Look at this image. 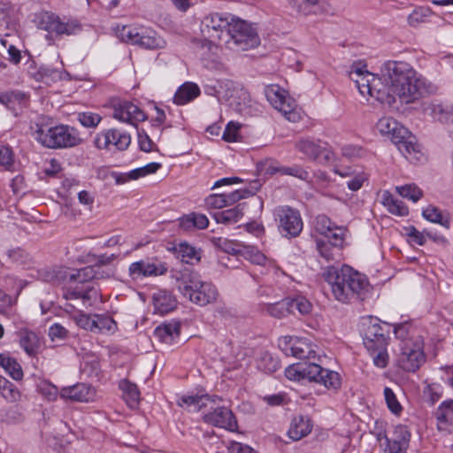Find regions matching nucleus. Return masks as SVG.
Wrapping results in <instances>:
<instances>
[{"mask_svg": "<svg viewBox=\"0 0 453 453\" xmlns=\"http://www.w3.org/2000/svg\"><path fill=\"white\" fill-rule=\"evenodd\" d=\"M414 138L406 137L401 138L400 142H394L398 146L399 150L404 155L405 157H409L412 153H418V145L413 141Z\"/></svg>", "mask_w": 453, "mask_h": 453, "instance_id": "55", "label": "nucleus"}, {"mask_svg": "<svg viewBox=\"0 0 453 453\" xmlns=\"http://www.w3.org/2000/svg\"><path fill=\"white\" fill-rule=\"evenodd\" d=\"M168 250L173 251L177 258L187 264L192 263L194 259L196 261L200 259L196 249L187 242L175 244Z\"/></svg>", "mask_w": 453, "mask_h": 453, "instance_id": "39", "label": "nucleus"}, {"mask_svg": "<svg viewBox=\"0 0 453 453\" xmlns=\"http://www.w3.org/2000/svg\"><path fill=\"white\" fill-rule=\"evenodd\" d=\"M296 148L310 159L322 165L329 163L334 157L333 152L326 147L308 139L300 140Z\"/></svg>", "mask_w": 453, "mask_h": 453, "instance_id": "17", "label": "nucleus"}, {"mask_svg": "<svg viewBox=\"0 0 453 453\" xmlns=\"http://www.w3.org/2000/svg\"><path fill=\"white\" fill-rule=\"evenodd\" d=\"M316 367L311 366V362L299 363L289 365L285 369V376L292 380H304L309 379L311 374H314Z\"/></svg>", "mask_w": 453, "mask_h": 453, "instance_id": "33", "label": "nucleus"}, {"mask_svg": "<svg viewBox=\"0 0 453 453\" xmlns=\"http://www.w3.org/2000/svg\"><path fill=\"white\" fill-rule=\"evenodd\" d=\"M372 358L375 366L379 368H385L388 362V355L387 346L382 348H376L374 350H367Z\"/></svg>", "mask_w": 453, "mask_h": 453, "instance_id": "57", "label": "nucleus"}, {"mask_svg": "<svg viewBox=\"0 0 453 453\" xmlns=\"http://www.w3.org/2000/svg\"><path fill=\"white\" fill-rule=\"evenodd\" d=\"M238 86L231 80H219L218 95L219 100L229 101L234 96Z\"/></svg>", "mask_w": 453, "mask_h": 453, "instance_id": "47", "label": "nucleus"}, {"mask_svg": "<svg viewBox=\"0 0 453 453\" xmlns=\"http://www.w3.org/2000/svg\"><path fill=\"white\" fill-rule=\"evenodd\" d=\"M0 394L8 402L13 403L19 399L20 393L16 386L6 378L0 383Z\"/></svg>", "mask_w": 453, "mask_h": 453, "instance_id": "49", "label": "nucleus"}, {"mask_svg": "<svg viewBox=\"0 0 453 453\" xmlns=\"http://www.w3.org/2000/svg\"><path fill=\"white\" fill-rule=\"evenodd\" d=\"M396 191L401 196L408 198L414 203L418 202L423 196L422 190L415 184L396 187Z\"/></svg>", "mask_w": 453, "mask_h": 453, "instance_id": "50", "label": "nucleus"}, {"mask_svg": "<svg viewBox=\"0 0 453 453\" xmlns=\"http://www.w3.org/2000/svg\"><path fill=\"white\" fill-rule=\"evenodd\" d=\"M217 245L226 253L228 254H237L241 252V244L238 242L227 240V239H222L219 238L217 242Z\"/></svg>", "mask_w": 453, "mask_h": 453, "instance_id": "60", "label": "nucleus"}, {"mask_svg": "<svg viewBox=\"0 0 453 453\" xmlns=\"http://www.w3.org/2000/svg\"><path fill=\"white\" fill-rule=\"evenodd\" d=\"M225 35L226 47L233 50H247L257 47L260 39L256 28L241 19H233Z\"/></svg>", "mask_w": 453, "mask_h": 453, "instance_id": "6", "label": "nucleus"}, {"mask_svg": "<svg viewBox=\"0 0 453 453\" xmlns=\"http://www.w3.org/2000/svg\"><path fill=\"white\" fill-rule=\"evenodd\" d=\"M167 271L164 264H155L150 261H137L132 263L129 266V274L133 279H138L142 276L162 275Z\"/></svg>", "mask_w": 453, "mask_h": 453, "instance_id": "23", "label": "nucleus"}, {"mask_svg": "<svg viewBox=\"0 0 453 453\" xmlns=\"http://www.w3.org/2000/svg\"><path fill=\"white\" fill-rule=\"evenodd\" d=\"M210 409L211 411L203 416L204 422L230 431H234L237 427L236 419L228 408L211 406Z\"/></svg>", "mask_w": 453, "mask_h": 453, "instance_id": "18", "label": "nucleus"}, {"mask_svg": "<svg viewBox=\"0 0 453 453\" xmlns=\"http://www.w3.org/2000/svg\"><path fill=\"white\" fill-rule=\"evenodd\" d=\"M99 273L100 266L89 265L78 269L68 274H66V271H63L61 269L58 271L53 270L51 272H45V274H42V277L45 281H54L62 278H68L71 282L87 283L88 281L94 280L96 277H98Z\"/></svg>", "mask_w": 453, "mask_h": 453, "instance_id": "14", "label": "nucleus"}, {"mask_svg": "<svg viewBox=\"0 0 453 453\" xmlns=\"http://www.w3.org/2000/svg\"><path fill=\"white\" fill-rule=\"evenodd\" d=\"M380 79L388 94L401 104H411L426 91L425 81L406 62L388 61L380 68Z\"/></svg>", "mask_w": 453, "mask_h": 453, "instance_id": "1", "label": "nucleus"}, {"mask_svg": "<svg viewBox=\"0 0 453 453\" xmlns=\"http://www.w3.org/2000/svg\"><path fill=\"white\" fill-rule=\"evenodd\" d=\"M63 297L66 301H73L76 304H81L88 308L95 304L99 299V294L96 288L88 284L81 286L70 287L65 289Z\"/></svg>", "mask_w": 453, "mask_h": 453, "instance_id": "15", "label": "nucleus"}, {"mask_svg": "<svg viewBox=\"0 0 453 453\" xmlns=\"http://www.w3.org/2000/svg\"><path fill=\"white\" fill-rule=\"evenodd\" d=\"M365 65H354L349 72L350 79L363 96H370L384 104L393 105L394 99L386 91L380 77L368 72Z\"/></svg>", "mask_w": 453, "mask_h": 453, "instance_id": "5", "label": "nucleus"}, {"mask_svg": "<svg viewBox=\"0 0 453 453\" xmlns=\"http://www.w3.org/2000/svg\"><path fill=\"white\" fill-rule=\"evenodd\" d=\"M290 354L299 359H310L315 357V350L312 346L302 339L295 340L289 348Z\"/></svg>", "mask_w": 453, "mask_h": 453, "instance_id": "38", "label": "nucleus"}, {"mask_svg": "<svg viewBox=\"0 0 453 453\" xmlns=\"http://www.w3.org/2000/svg\"><path fill=\"white\" fill-rule=\"evenodd\" d=\"M28 96L19 90H10L0 93V103L12 111H16L17 106L27 104Z\"/></svg>", "mask_w": 453, "mask_h": 453, "instance_id": "34", "label": "nucleus"}, {"mask_svg": "<svg viewBox=\"0 0 453 453\" xmlns=\"http://www.w3.org/2000/svg\"><path fill=\"white\" fill-rule=\"evenodd\" d=\"M376 127L382 135H387L393 142H400L399 139L408 134V130L391 117L380 119Z\"/></svg>", "mask_w": 453, "mask_h": 453, "instance_id": "24", "label": "nucleus"}, {"mask_svg": "<svg viewBox=\"0 0 453 453\" xmlns=\"http://www.w3.org/2000/svg\"><path fill=\"white\" fill-rule=\"evenodd\" d=\"M245 203H239L235 207L218 211L213 214L214 219L218 223L222 224H234L238 222L243 216V209Z\"/></svg>", "mask_w": 453, "mask_h": 453, "instance_id": "36", "label": "nucleus"}, {"mask_svg": "<svg viewBox=\"0 0 453 453\" xmlns=\"http://www.w3.org/2000/svg\"><path fill=\"white\" fill-rule=\"evenodd\" d=\"M258 180H254L247 188L237 189L230 194L226 195V202L227 206L238 202L241 199L254 196L260 188Z\"/></svg>", "mask_w": 453, "mask_h": 453, "instance_id": "44", "label": "nucleus"}, {"mask_svg": "<svg viewBox=\"0 0 453 453\" xmlns=\"http://www.w3.org/2000/svg\"><path fill=\"white\" fill-rule=\"evenodd\" d=\"M410 324L409 323H401L395 326L394 333L395 334V337L399 340H401V344L413 341L412 339L409 338V330H410Z\"/></svg>", "mask_w": 453, "mask_h": 453, "instance_id": "63", "label": "nucleus"}, {"mask_svg": "<svg viewBox=\"0 0 453 453\" xmlns=\"http://www.w3.org/2000/svg\"><path fill=\"white\" fill-rule=\"evenodd\" d=\"M205 203L211 208L221 209L227 206L226 194H211L205 199Z\"/></svg>", "mask_w": 453, "mask_h": 453, "instance_id": "62", "label": "nucleus"}, {"mask_svg": "<svg viewBox=\"0 0 453 453\" xmlns=\"http://www.w3.org/2000/svg\"><path fill=\"white\" fill-rule=\"evenodd\" d=\"M437 428L446 434L453 433V400L443 401L434 412Z\"/></svg>", "mask_w": 453, "mask_h": 453, "instance_id": "25", "label": "nucleus"}, {"mask_svg": "<svg viewBox=\"0 0 453 453\" xmlns=\"http://www.w3.org/2000/svg\"><path fill=\"white\" fill-rule=\"evenodd\" d=\"M94 333L111 331L115 328V321L109 316L95 314Z\"/></svg>", "mask_w": 453, "mask_h": 453, "instance_id": "54", "label": "nucleus"}, {"mask_svg": "<svg viewBox=\"0 0 453 453\" xmlns=\"http://www.w3.org/2000/svg\"><path fill=\"white\" fill-rule=\"evenodd\" d=\"M361 332L364 345L367 350L388 346V331L380 326L378 319L372 317L365 319L362 322Z\"/></svg>", "mask_w": 453, "mask_h": 453, "instance_id": "10", "label": "nucleus"}, {"mask_svg": "<svg viewBox=\"0 0 453 453\" xmlns=\"http://www.w3.org/2000/svg\"><path fill=\"white\" fill-rule=\"evenodd\" d=\"M94 143L99 150H111L116 149L125 150L131 143V136L127 132L117 128H110L97 134Z\"/></svg>", "mask_w": 453, "mask_h": 453, "instance_id": "11", "label": "nucleus"}, {"mask_svg": "<svg viewBox=\"0 0 453 453\" xmlns=\"http://www.w3.org/2000/svg\"><path fill=\"white\" fill-rule=\"evenodd\" d=\"M78 120L83 127L93 128L101 122L102 117L97 113L84 111L78 114Z\"/></svg>", "mask_w": 453, "mask_h": 453, "instance_id": "58", "label": "nucleus"}, {"mask_svg": "<svg viewBox=\"0 0 453 453\" xmlns=\"http://www.w3.org/2000/svg\"><path fill=\"white\" fill-rule=\"evenodd\" d=\"M95 395V388L85 383L63 388L60 391L61 398L76 402H90L94 400Z\"/></svg>", "mask_w": 453, "mask_h": 453, "instance_id": "22", "label": "nucleus"}, {"mask_svg": "<svg viewBox=\"0 0 453 453\" xmlns=\"http://www.w3.org/2000/svg\"><path fill=\"white\" fill-rule=\"evenodd\" d=\"M200 95L199 87L193 82H185L175 92L173 102L176 104H186Z\"/></svg>", "mask_w": 453, "mask_h": 453, "instance_id": "32", "label": "nucleus"}, {"mask_svg": "<svg viewBox=\"0 0 453 453\" xmlns=\"http://www.w3.org/2000/svg\"><path fill=\"white\" fill-rule=\"evenodd\" d=\"M383 394L388 410L395 415H400L403 411V407L394 391L390 388L386 387Z\"/></svg>", "mask_w": 453, "mask_h": 453, "instance_id": "52", "label": "nucleus"}, {"mask_svg": "<svg viewBox=\"0 0 453 453\" xmlns=\"http://www.w3.org/2000/svg\"><path fill=\"white\" fill-rule=\"evenodd\" d=\"M423 217L433 223L440 224L441 226L449 228L450 218L448 213L441 212L437 207L429 205L423 210Z\"/></svg>", "mask_w": 453, "mask_h": 453, "instance_id": "43", "label": "nucleus"}, {"mask_svg": "<svg viewBox=\"0 0 453 453\" xmlns=\"http://www.w3.org/2000/svg\"><path fill=\"white\" fill-rule=\"evenodd\" d=\"M317 248L320 256L326 261L334 260L340 251V248L334 246L332 241L318 240Z\"/></svg>", "mask_w": 453, "mask_h": 453, "instance_id": "48", "label": "nucleus"}, {"mask_svg": "<svg viewBox=\"0 0 453 453\" xmlns=\"http://www.w3.org/2000/svg\"><path fill=\"white\" fill-rule=\"evenodd\" d=\"M273 216L283 237L295 238L301 234L303 223L298 210L288 205H280L273 210Z\"/></svg>", "mask_w": 453, "mask_h": 453, "instance_id": "8", "label": "nucleus"}, {"mask_svg": "<svg viewBox=\"0 0 453 453\" xmlns=\"http://www.w3.org/2000/svg\"><path fill=\"white\" fill-rule=\"evenodd\" d=\"M177 288L183 296L200 306L215 302L218 296V290L212 283L202 280L196 272L188 269L180 272Z\"/></svg>", "mask_w": 453, "mask_h": 453, "instance_id": "3", "label": "nucleus"}, {"mask_svg": "<svg viewBox=\"0 0 453 453\" xmlns=\"http://www.w3.org/2000/svg\"><path fill=\"white\" fill-rule=\"evenodd\" d=\"M38 27L41 29L57 35H74L81 31V24L76 19H61L50 12H42L37 15Z\"/></svg>", "mask_w": 453, "mask_h": 453, "instance_id": "9", "label": "nucleus"}, {"mask_svg": "<svg viewBox=\"0 0 453 453\" xmlns=\"http://www.w3.org/2000/svg\"><path fill=\"white\" fill-rule=\"evenodd\" d=\"M116 34L122 42L139 45L144 49L157 50L165 46V40L148 27L123 26L117 30Z\"/></svg>", "mask_w": 453, "mask_h": 453, "instance_id": "7", "label": "nucleus"}, {"mask_svg": "<svg viewBox=\"0 0 453 453\" xmlns=\"http://www.w3.org/2000/svg\"><path fill=\"white\" fill-rule=\"evenodd\" d=\"M113 117L122 122L134 125L135 122L143 121L145 113L138 106L129 101H118L113 105Z\"/></svg>", "mask_w": 453, "mask_h": 453, "instance_id": "20", "label": "nucleus"}, {"mask_svg": "<svg viewBox=\"0 0 453 453\" xmlns=\"http://www.w3.org/2000/svg\"><path fill=\"white\" fill-rule=\"evenodd\" d=\"M120 388L123 391V397L128 406L132 409L136 408L140 401V392L137 386L128 380H123L120 382Z\"/></svg>", "mask_w": 453, "mask_h": 453, "instance_id": "45", "label": "nucleus"}, {"mask_svg": "<svg viewBox=\"0 0 453 453\" xmlns=\"http://www.w3.org/2000/svg\"><path fill=\"white\" fill-rule=\"evenodd\" d=\"M29 75L38 82L50 85L58 81L69 80L70 74L62 68H56L49 65H42L38 68L30 65Z\"/></svg>", "mask_w": 453, "mask_h": 453, "instance_id": "19", "label": "nucleus"}, {"mask_svg": "<svg viewBox=\"0 0 453 453\" xmlns=\"http://www.w3.org/2000/svg\"><path fill=\"white\" fill-rule=\"evenodd\" d=\"M311 366L316 367L314 374L309 376L308 381L317 382L324 385L328 389H337L340 388L342 380L338 372L325 369L319 365L311 362Z\"/></svg>", "mask_w": 453, "mask_h": 453, "instance_id": "21", "label": "nucleus"}, {"mask_svg": "<svg viewBox=\"0 0 453 453\" xmlns=\"http://www.w3.org/2000/svg\"><path fill=\"white\" fill-rule=\"evenodd\" d=\"M230 23L219 13L207 16L203 21L202 33L214 41L225 42V33L229 29Z\"/></svg>", "mask_w": 453, "mask_h": 453, "instance_id": "16", "label": "nucleus"}, {"mask_svg": "<svg viewBox=\"0 0 453 453\" xmlns=\"http://www.w3.org/2000/svg\"><path fill=\"white\" fill-rule=\"evenodd\" d=\"M282 174L291 175L297 177L301 180H306L309 177V173L298 165L291 167H282L277 170Z\"/></svg>", "mask_w": 453, "mask_h": 453, "instance_id": "61", "label": "nucleus"}, {"mask_svg": "<svg viewBox=\"0 0 453 453\" xmlns=\"http://www.w3.org/2000/svg\"><path fill=\"white\" fill-rule=\"evenodd\" d=\"M263 310L275 319H283L291 314L290 297L280 301L275 299L273 303H265Z\"/></svg>", "mask_w": 453, "mask_h": 453, "instance_id": "35", "label": "nucleus"}, {"mask_svg": "<svg viewBox=\"0 0 453 453\" xmlns=\"http://www.w3.org/2000/svg\"><path fill=\"white\" fill-rule=\"evenodd\" d=\"M382 203L388 211L396 216H406L409 213L408 207L401 200L395 198L388 191L382 194Z\"/></svg>", "mask_w": 453, "mask_h": 453, "instance_id": "40", "label": "nucleus"}, {"mask_svg": "<svg viewBox=\"0 0 453 453\" xmlns=\"http://www.w3.org/2000/svg\"><path fill=\"white\" fill-rule=\"evenodd\" d=\"M264 92L267 101L273 108L282 112L288 120H295L294 105L285 89L277 84H270L265 87Z\"/></svg>", "mask_w": 453, "mask_h": 453, "instance_id": "13", "label": "nucleus"}, {"mask_svg": "<svg viewBox=\"0 0 453 453\" xmlns=\"http://www.w3.org/2000/svg\"><path fill=\"white\" fill-rule=\"evenodd\" d=\"M48 335L51 341L63 340L67 335V330L60 324L55 323L49 328Z\"/></svg>", "mask_w": 453, "mask_h": 453, "instance_id": "64", "label": "nucleus"}, {"mask_svg": "<svg viewBox=\"0 0 453 453\" xmlns=\"http://www.w3.org/2000/svg\"><path fill=\"white\" fill-rule=\"evenodd\" d=\"M229 105L242 115L250 114L251 99L250 93L243 88H237L234 96L231 97Z\"/></svg>", "mask_w": 453, "mask_h": 453, "instance_id": "30", "label": "nucleus"}, {"mask_svg": "<svg viewBox=\"0 0 453 453\" xmlns=\"http://www.w3.org/2000/svg\"><path fill=\"white\" fill-rule=\"evenodd\" d=\"M425 112L441 123L453 122V106L450 104L431 103L426 106Z\"/></svg>", "mask_w": 453, "mask_h": 453, "instance_id": "27", "label": "nucleus"}, {"mask_svg": "<svg viewBox=\"0 0 453 453\" xmlns=\"http://www.w3.org/2000/svg\"><path fill=\"white\" fill-rule=\"evenodd\" d=\"M411 433L404 425H398L395 427L392 440L402 444V447H408Z\"/></svg>", "mask_w": 453, "mask_h": 453, "instance_id": "59", "label": "nucleus"}, {"mask_svg": "<svg viewBox=\"0 0 453 453\" xmlns=\"http://www.w3.org/2000/svg\"><path fill=\"white\" fill-rule=\"evenodd\" d=\"M334 226L335 224L332 222L331 219L324 214L319 215L315 219V230L324 236H326V234H330V233H332V231L334 230Z\"/></svg>", "mask_w": 453, "mask_h": 453, "instance_id": "56", "label": "nucleus"}, {"mask_svg": "<svg viewBox=\"0 0 453 453\" xmlns=\"http://www.w3.org/2000/svg\"><path fill=\"white\" fill-rule=\"evenodd\" d=\"M311 429V418L308 416L298 415L293 418L288 434L293 441H299L307 436Z\"/></svg>", "mask_w": 453, "mask_h": 453, "instance_id": "26", "label": "nucleus"}, {"mask_svg": "<svg viewBox=\"0 0 453 453\" xmlns=\"http://www.w3.org/2000/svg\"><path fill=\"white\" fill-rule=\"evenodd\" d=\"M180 325L178 322L164 323L156 327L154 335L161 342L172 344L179 338Z\"/></svg>", "mask_w": 453, "mask_h": 453, "instance_id": "29", "label": "nucleus"}, {"mask_svg": "<svg viewBox=\"0 0 453 453\" xmlns=\"http://www.w3.org/2000/svg\"><path fill=\"white\" fill-rule=\"evenodd\" d=\"M2 367L11 375L13 380H19L23 377L21 365L16 359L6 356L2 364Z\"/></svg>", "mask_w": 453, "mask_h": 453, "instance_id": "51", "label": "nucleus"}, {"mask_svg": "<svg viewBox=\"0 0 453 453\" xmlns=\"http://www.w3.org/2000/svg\"><path fill=\"white\" fill-rule=\"evenodd\" d=\"M291 301V313H295L296 310L301 315H308L312 310L311 303L304 296H298L295 298H290Z\"/></svg>", "mask_w": 453, "mask_h": 453, "instance_id": "53", "label": "nucleus"}, {"mask_svg": "<svg viewBox=\"0 0 453 453\" xmlns=\"http://www.w3.org/2000/svg\"><path fill=\"white\" fill-rule=\"evenodd\" d=\"M293 8L303 16L318 15L322 12L319 0H290Z\"/></svg>", "mask_w": 453, "mask_h": 453, "instance_id": "42", "label": "nucleus"}, {"mask_svg": "<svg viewBox=\"0 0 453 453\" xmlns=\"http://www.w3.org/2000/svg\"><path fill=\"white\" fill-rule=\"evenodd\" d=\"M216 400L220 399L216 395L211 397L207 395H182L178 400V405L180 407H185L188 411L197 412L207 406V402H211L215 404Z\"/></svg>", "mask_w": 453, "mask_h": 453, "instance_id": "28", "label": "nucleus"}, {"mask_svg": "<svg viewBox=\"0 0 453 453\" xmlns=\"http://www.w3.org/2000/svg\"><path fill=\"white\" fill-rule=\"evenodd\" d=\"M257 368L265 373H272L277 371L280 365V361L273 357L269 352L261 353L259 358L257 359Z\"/></svg>", "mask_w": 453, "mask_h": 453, "instance_id": "46", "label": "nucleus"}, {"mask_svg": "<svg viewBox=\"0 0 453 453\" xmlns=\"http://www.w3.org/2000/svg\"><path fill=\"white\" fill-rule=\"evenodd\" d=\"M153 304L157 312L165 314L176 307V300L170 292L160 289L153 295Z\"/></svg>", "mask_w": 453, "mask_h": 453, "instance_id": "31", "label": "nucleus"}, {"mask_svg": "<svg viewBox=\"0 0 453 453\" xmlns=\"http://www.w3.org/2000/svg\"><path fill=\"white\" fill-rule=\"evenodd\" d=\"M33 137L50 149L74 147L81 142L77 130L68 126L50 127L42 119L31 126Z\"/></svg>", "mask_w": 453, "mask_h": 453, "instance_id": "4", "label": "nucleus"}, {"mask_svg": "<svg viewBox=\"0 0 453 453\" xmlns=\"http://www.w3.org/2000/svg\"><path fill=\"white\" fill-rule=\"evenodd\" d=\"M19 344L29 356H33L37 353L40 348V340L35 333L29 330H21L19 332Z\"/></svg>", "mask_w": 453, "mask_h": 453, "instance_id": "37", "label": "nucleus"}, {"mask_svg": "<svg viewBox=\"0 0 453 453\" xmlns=\"http://www.w3.org/2000/svg\"><path fill=\"white\" fill-rule=\"evenodd\" d=\"M399 364L407 372H415L425 362L422 344L410 341L400 345Z\"/></svg>", "mask_w": 453, "mask_h": 453, "instance_id": "12", "label": "nucleus"}, {"mask_svg": "<svg viewBox=\"0 0 453 453\" xmlns=\"http://www.w3.org/2000/svg\"><path fill=\"white\" fill-rule=\"evenodd\" d=\"M323 278L331 286L334 298L342 303L363 300L369 290L366 276L347 265L326 267Z\"/></svg>", "mask_w": 453, "mask_h": 453, "instance_id": "2", "label": "nucleus"}, {"mask_svg": "<svg viewBox=\"0 0 453 453\" xmlns=\"http://www.w3.org/2000/svg\"><path fill=\"white\" fill-rule=\"evenodd\" d=\"M209 220L203 214L191 213L180 219V226L184 230L192 228L204 229L208 226Z\"/></svg>", "mask_w": 453, "mask_h": 453, "instance_id": "41", "label": "nucleus"}]
</instances>
